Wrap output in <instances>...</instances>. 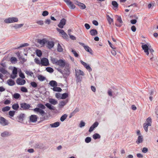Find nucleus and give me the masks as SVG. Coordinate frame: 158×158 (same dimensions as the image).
I'll use <instances>...</instances> for the list:
<instances>
[{
  "label": "nucleus",
  "mask_w": 158,
  "mask_h": 158,
  "mask_svg": "<svg viewBox=\"0 0 158 158\" xmlns=\"http://www.w3.org/2000/svg\"><path fill=\"white\" fill-rule=\"evenodd\" d=\"M36 54L39 57H40L42 55V52L41 50H37L36 51Z\"/></svg>",
  "instance_id": "48"
},
{
  "label": "nucleus",
  "mask_w": 158,
  "mask_h": 158,
  "mask_svg": "<svg viewBox=\"0 0 158 158\" xmlns=\"http://www.w3.org/2000/svg\"><path fill=\"white\" fill-rule=\"evenodd\" d=\"M90 34L92 36H94L97 34L98 32L97 30L94 29L90 30Z\"/></svg>",
  "instance_id": "32"
},
{
  "label": "nucleus",
  "mask_w": 158,
  "mask_h": 158,
  "mask_svg": "<svg viewBox=\"0 0 158 158\" xmlns=\"http://www.w3.org/2000/svg\"><path fill=\"white\" fill-rule=\"evenodd\" d=\"M25 114L23 113H21L17 117V121L18 122L22 123L25 117Z\"/></svg>",
  "instance_id": "8"
},
{
  "label": "nucleus",
  "mask_w": 158,
  "mask_h": 158,
  "mask_svg": "<svg viewBox=\"0 0 158 158\" xmlns=\"http://www.w3.org/2000/svg\"><path fill=\"white\" fill-rule=\"evenodd\" d=\"M20 105V109L21 110H30V108L31 107L30 104L25 102L21 103Z\"/></svg>",
  "instance_id": "4"
},
{
  "label": "nucleus",
  "mask_w": 158,
  "mask_h": 158,
  "mask_svg": "<svg viewBox=\"0 0 158 158\" xmlns=\"http://www.w3.org/2000/svg\"><path fill=\"white\" fill-rule=\"evenodd\" d=\"M72 52L73 54L75 57H77L78 56V54L75 51L72 49Z\"/></svg>",
  "instance_id": "60"
},
{
  "label": "nucleus",
  "mask_w": 158,
  "mask_h": 158,
  "mask_svg": "<svg viewBox=\"0 0 158 158\" xmlns=\"http://www.w3.org/2000/svg\"><path fill=\"white\" fill-rule=\"evenodd\" d=\"M31 110L36 113L40 114L42 116H44L45 114L44 111L43 110L37 107Z\"/></svg>",
  "instance_id": "6"
},
{
  "label": "nucleus",
  "mask_w": 158,
  "mask_h": 158,
  "mask_svg": "<svg viewBox=\"0 0 158 158\" xmlns=\"http://www.w3.org/2000/svg\"><path fill=\"white\" fill-rule=\"evenodd\" d=\"M57 50L59 52H62L63 50V49L59 44H58Z\"/></svg>",
  "instance_id": "47"
},
{
  "label": "nucleus",
  "mask_w": 158,
  "mask_h": 158,
  "mask_svg": "<svg viewBox=\"0 0 158 158\" xmlns=\"http://www.w3.org/2000/svg\"><path fill=\"white\" fill-rule=\"evenodd\" d=\"M49 84L52 86L55 87L57 86V83L55 81H51L49 83Z\"/></svg>",
  "instance_id": "31"
},
{
  "label": "nucleus",
  "mask_w": 158,
  "mask_h": 158,
  "mask_svg": "<svg viewBox=\"0 0 158 158\" xmlns=\"http://www.w3.org/2000/svg\"><path fill=\"white\" fill-rule=\"evenodd\" d=\"M35 62L37 64H40L41 63V61L38 58H35Z\"/></svg>",
  "instance_id": "64"
},
{
  "label": "nucleus",
  "mask_w": 158,
  "mask_h": 158,
  "mask_svg": "<svg viewBox=\"0 0 158 158\" xmlns=\"http://www.w3.org/2000/svg\"><path fill=\"white\" fill-rule=\"evenodd\" d=\"M11 135V134L10 132L7 131H5L1 133V136L3 137H5L9 136Z\"/></svg>",
  "instance_id": "24"
},
{
  "label": "nucleus",
  "mask_w": 158,
  "mask_h": 158,
  "mask_svg": "<svg viewBox=\"0 0 158 158\" xmlns=\"http://www.w3.org/2000/svg\"><path fill=\"white\" fill-rule=\"evenodd\" d=\"M51 61L53 64L58 66L60 68L65 67L66 69L69 68V64L64 60L60 59L58 60L56 58L51 57Z\"/></svg>",
  "instance_id": "1"
},
{
  "label": "nucleus",
  "mask_w": 158,
  "mask_h": 158,
  "mask_svg": "<svg viewBox=\"0 0 158 158\" xmlns=\"http://www.w3.org/2000/svg\"><path fill=\"white\" fill-rule=\"evenodd\" d=\"M76 71V80L77 83L80 82L82 80V77L80 75L83 76L84 72L81 70H75Z\"/></svg>",
  "instance_id": "2"
},
{
  "label": "nucleus",
  "mask_w": 158,
  "mask_h": 158,
  "mask_svg": "<svg viewBox=\"0 0 158 158\" xmlns=\"http://www.w3.org/2000/svg\"><path fill=\"white\" fill-rule=\"evenodd\" d=\"M112 4L114 7L113 8L114 10H115L118 7V5L117 3L115 1H113L112 2Z\"/></svg>",
  "instance_id": "37"
},
{
  "label": "nucleus",
  "mask_w": 158,
  "mask_h": 158,
  "mask_svg": "<svg viewBox=\"0 0 158 158\" xmlns=\"http://www.w3.org/2000/svg\"><path fill=\"white\" fill-rule=\"evenodd\" d=\"M34 147L35 148L41 149L44 148V145L42 143H38L35 144Z\"/></svg>",
  "instance_id": "21"
},
{
  "label": "nucleus",
  "mask_w": 158,
  "mask_h": 158,
  "mask_svg": "<svg viewBox=\"0 0 158 158\" xmlns=\"http://www.w3.org/2000/svg\"><path fill=\"white\" fill-rule=\"evenodd\" d=\"M56 30L59 32L60 34L62 35V37L64 39H67L68 38V35L63 30L60 29L58 28H57Z\"/></svg>",
  "instance_id": "7"
},
{
  "label": "nucleus",
  "mask_w": 158,
  "mask_h": 158,
  "mask_svg": "<svg viewBox=\"0 0 158 158\" xmlns=\"http://www.w3.org/2000/svg\"><path fill=\"white\" fill-rule=\"evenodd\" d=\"M142 152L144 153H147L148 151V149L144 147L142 149Z\"/></svg>",
  "instance_id": "58"
},
{
  "label": "nucleus",
  "mask_w": 158,
  "mask_h": 158,
  "mask_svg": "<svg viewBox=\"0 0 158 158\" xmlns=\"http://www.w3.org/2000/svg\"><path fill=\"white\" fill-rule=\"evenodd\" d=\"M98 123L97 122H95L90 127L89 131L91 132L98 125Z\"/></svg>",
  "instance_id": "17"
},
{
  "label": "nucleus",
  "mask_w": 158,
  "mask_h": 158,
  "mask_svg": "<svg viewBox=\"0 0 158 158\" xmlns=\"http://www.w3.org/2000/svg\"><path fill=\"white\" fill-rule=\"evenodd\" d=\"M49 102L51 104L55 105L57 103V101L53 99H50L49 100Z\"/></svg>",
  "instance_id": "40"
},
{
  "label": "nucleus",
  "mask_w": 158,
  "mask_h": 158,
  "mask_svg": "<svg viewBox=\"0 0 158 158\" xmlns=\"http://www.w3.org/2000/svg\"><path fill=\"white\" fill-rule=\"evenodd\" d=\"M66 3L69 7L71 9H74L75 7V6L73 3L70 0H63Z\"/></svg>",
  "instance_id": "11"
},
{
  "label": "nucleus",
  "mask_w": 158,
  "mask_h": 158,
  "mask_svg": "<svg viewBox=\"0 0 158 158\" xmlns=\"http://www.w3.org/2000/svg\"><path fill=\"white\" fill-rule=\"evenodd\" d=\"M142 49L144 51V52L147 55H148L149 54L148 51L149 50L150 52L152 53H152L154 51L153 50L152 48H149L147 44H145L142 45Z\"/></svg>",
  "instance_id": "3"
},
{
  "label": "nucleus",
  "mask_w": 158,
  "mask_h": 158,
  "mask_svg": "<svg viewBox=\"0 0 158 158\" xmlns=\"http://www.w3.org/2000/svg\"><path fill=\"white\" fill-rule=\"evenodd\" d=\"M30 85L34 88H36L37 86V84L34 81L31 82L30 83Z\"/></svg>",
  "instance_id": "49"
},
{
  "label": "nucleus",
  "mask_w": 158,
  "mask_h": 158,
  "mask_svg": "<svg viewBox=\"0 0 158 158\" xmlns=\"http://www.w3.org/2000/svg\"><path fill=\"white\" fill-rule=\"evenodd\" d=\"M10 60L12 63L15 64L17 62V60L16 57H12L10 58Z\"/></svg>",
  "instance_id": "36"
},
{
  "label": "nucleus",
  "mask_w": 158,
  "mask_h": 158,
  "mask_svg": "<svg viewBox=\"0 0 158 158\" xmlns=\"http://www.w3.org/2000/svg\"><path fill=\"white\" fill-rule=\"evenodd\" d=\"M80 44L83 47L84 49L86 51L88 52L91 54H92V50L88 46H85V45L84 44L82 43H81Z\"/></svg>",
  "instance_id": "14"
},
{
  "label": "nucleus",
  "mask_w": 158,
  "mask_h": 158,
  "mask_svg": "<svg viewBox=\"0 0 158 158\" xmlns=\"http://www.w3.org/2000/svg\"><path fill=\"white\" fill-rule=\"evenodd\" d=\"M143 128L144 129V130L146 132H147L148 131V126H149L147 125V124H145L144 123L143 125Z\"/></svg>",
  "instance_id": "56"
},
{
  "label": "nucleus",
  "mask_w": 158,
  "mask_h": 158,
  "mask_svg": "<svg viewBox=\"0 0 158 158\" xmlns=\"http://www.w3.org/2000/svg\"><path fill=\"white\" fill-rule=\"evenodd\" d=\"M37 116L35 115H31L30 117V120L31 122H36L37 121Z\"/></svg>",
  "instance_id": "20"
},
{
  "label": "nucleus",
  "mask_w": 158,
  "mask_h": 158,
  "mask_svg": "<svg viewBox=\"0 0 158 158\" xmlns=\"http://www.w3.org/2000/svg\"><path fill=\"white\" fill-rule=\"evenodd\" d=\"M75 4L78 6L81 9H84L86 8V6L84 4L81 3L77 1H76Z\"/></svg>",
  "instance_id": "19"
},
{
  "label": "nucleus",
  "mask_w": 158,
  "mask_h": 158,
  "mask_svg": "<svg viewBox=\"0 0 158 158\" xmlns=\"http://www.w3.org/2000/svg\"><path fill=\"white\" fill-rule=\"evenodd\" d=\"M85 123L83 121H81L80 122V123L79 124V127L81 128L83 127H84L85 126Z\"/></svg>",
  "instance_id": "53"
},
{
  "label": "nucleus",
  "mask_w": 158,
  "mask_h": 158,
  "mask_svg": "<svg viewBox=\"0 0 158 158\" xmlns=\"http://www.w3.org/2000/svg\"><path fill=\"white\" fill-rule=\"evenodd\" d=\"M21 90L23 92H28V90L25 87H22L21 88Z\"/></svg>",
  "instance_id": "54"
},
{
  "label": "nucleus",
  "mask_w": 158,
  "mask_h": 158,
  "mask_svg": "<svg viewBox=\"0 0 158 158\" xmlns=\"http://www.w3.org/2000/svg\"><path fill=\"white\" fill-rule=\"evenodd\" d=\"M68 101L67 100H65V101H63L60 102L59 104V106L60 107H62L65 106L66 104L68 102Z\"/></svg>",
  "instance_id": "30"
},
{
  "label": "nucleus",
  "mask_w": 158,
  "mask_h": 158,
  "mask_svg": "<svg viewBox=\"0 0 158 158\" xmlns=\"http://www.w3.org/2000/svg\"><path fill=\"white\" fill-rule=\"evenodd\" d=\"M108 94L109 96H112V91L111 89H109L108 90Z\"/></svg>",
  "instance_id": "62"
},
{
  "label": "nucleus",
  "mask_w": 158,
  "mask_h": 158,
  "mask_svg": "<svg viewBox=\"0 0 158 158\" xmlns=\"http://www.w3.org/2000/svg\"><path fill=\"white\" fill-rule=\"evenodd\" d=\"M26 73H27V74L30 75L31 76H32L34 75L33 73L32 72L30 71L27 70L26 72Z\"/></svg>",
  "instance_id": "57"
},
{
  "label": "nucleus",
  "mask_w": 158,
  "mask_h": 158,
  "mask_svg": "<svg viewBox=\"0 0 158 158\" xmlns=\"http://www.w3.org/2000/svg\"><path fill=\"white\" fill-rule=\"evenodd\" d=\"M91 138L90 137H87L85 139V142L87 143H88L90 142L91 141Z\"/></svg>",
  "instance_id": "51"
},
{
  "label": "nucleus",
  "mask_w": 158,
  "mask_h": 158,
  "mask_svg": "<svg viewBox=\"0 0 158 158\" xmlns=\"http://www.w3.org/2000/svg\"><path fill=\"white\" fill-rule=\"evenodd\" d=\"M18 70H13L12 74L10 76V77L14 79L17 76Z\"/></svg>",
  "instance_id": "23"
},
{
  "label": "nucleus",
  "mask_w": 158,
  "mask_h": 158,
  "mask_svg": "<svg viewBox=\"0 0 158 158\" xmlns=\"http://www.w3.org/2000/svg\"><path fill=\"white\" fill-rule=\"evenodd\" d=\"M0 124L3 126L7 125L9 124L8 121L2 117H0Z\"/></svg>",
  "instance_id": "9"
},
{
  "label": "nucleus",
  "mask_w": 158,
  "mask_h": 158,
  "mask_svg": "<svg viewBox=\"0 0 158 158\" xmlns=\"http://www.w3.org/2000/svg\"><path fill=\"white\" fill-rule=\"evenodd\" d=\"M93 137L94 139H100L101 137L100 135L98 133H95L93 135Z\"/></svg>",
  "instance_id": "39"
},
{
  "label": "nucleus",
  "mask_w": 158,
  "mask_h": 158,
  "mask_svg": "<svg viewBox=\"0 0 158 158\" xmlns=\"http://www.w3.org/2000/svg\"><path fill=\"white\" fill-rule=\"evenodd\" d=\"M0 72L3 74H6L7 73L6 70H0Z\"/></svg>",
  "instance_id": "63"
},
{
  "label": "nucleus",
  "mask_w": 158,
  "mask_h": 158,
  "mask_svg": "<svg viewBox=\"0 0 158 158\" xmlns=\"http://www.w3.org/2000/svg\"><path fill=\"white\" fill-rule=\"evenodd\" d=\"M17 83L19 85H24L26 81L25 80H22L20 78H18L16 80Z\"/></svg>",
  "instance_id": "22"
},
{
  "label": "nucleus",
  "mask_w": 158,
  "mask_h": 158,
  "mask_svg": "<svg viewBox=\"0 0 158 158\" xmlns=\"http://www.w3.org/2000/svg\"><path fill=\"white\" fill-rule=\"evenodd\" d=\"M42 65L45 66H47L49 65L48 60L46 58H43L41 60V63Z\"/></svg>",
  "instance_id": "12"
},
{
  "label": "nucleus",
  "mask_w": 158,
  "mask_h": 158,
  "mask_svg": "<svg viewBox=\"0 0 158 158\" xmlns=\"http://www.w3.org/2000/svg\"><path fill=\"white\" fill-rule=\"evenodd\" d=\"M68 96V94L67 93H64L61 94V99H65Z\"/></svg>",
  "instance_id": "45"
},
{
  "label": "nucleus",
  "mask_w": 158,
  "mask_h": 158,
  "mask_svg": "<svg viewBox=\"0 0 158 158\" xmlns=\"http://www.w3.org/2000/svg\"><path fill=\"white\" fill-rule=\"evenodd\" d=\"M12 108L13 109L17 110L19 108V106L18 103H15L12 106Z\"/></svg>",
  "instance_id": "38"
},
{
  "label": "nucleus",
  "mask_w": 158,
  "mask_h": 158,
  "mask_svg": "<svg viewBox=\"0 0 158 158\" xmlns=\"http://www.w3.org/2000/svg\"><path fill=\"white\" fill-rule=\"evenodd\" d=\"M10 102L11 101L10 100L6 99L4 101V103L5 105H8L10 104Z\"/></svg>",
  "instance_id": "61"
},
{
  "label": "nucleus",
  "mask_w": 158,
  "mask_h": 158,
  "mask_svg": "<svg viewBox=\"0 0 158 158\" xmlns=\"http://www.w3.org/2000/svg\"><path fill=\"white\" fill-rule=\"evenodd\" d=\"M60 123L59 122H57L53 123L50 124L49 125L52 128L57 127L59 126Z\"/></svg>",
  "instance_id": "26"
},
{
  "label": "nucleus",
  "mask_w": 158,
  "mask_h": 158,
  "mask_svg": "<svg viewBox=\"0 0 158 158\" xmlns=\"http://www.w3.org/2000/svg\"><path fill=\"white\" fill-rule=\"evenodd\" d=\"M15 111H10L9 112V114L10 116L13 117L15 114Z\"/></svg>",
  "instance_id": "55"
},
{
  "label": "nucleus",
  "mask_w": 158,
  "mask_h": 158,
  "mask_svg": "<svg viewBox=\"0 0 158 158\" xmlns=\"http://www.w3.org/2000/svg\"><path fill=\"white\" fill-rule=\"evenodd\" d=\"M10 109V107L9 106H6L3 107L2 109V111L3 112H5L9 110Z\"/></svg>",
  "instance_id": "50"
},
{
  "label": "nucleus",
  "mask_w": 158,
  "mask_h": 158,
  "mask_svg": "<svg viewBox=\"0 0 158 158\" xmlns=\"http://www.w3.org/2000/svg\"><path fill=\"white\" fill-rule=\"evenodd\" d=\"M67 115L66 114L63 115L60 118V120L61 122L64 121L67 118Z\"/></svg>",
  "instance_id": "46"
},
{
  "label": "nucleus",
  "mask_w": 158,
  "mask_h": 158,
  "mask_svg": "<svg viewBox=\"0 0 158 158\" xmlns=\"http://www.w3.org/2000/svg\"><path fill=\"white\" fill-rule=\"evenodd\" d=\"M46 44H47V47L49 49H51L54 45V43L53 41L47 40Z\"/></svg>",
  "instance_id": "15"
},
{
  "label": "nucleus",
  "mask_w": 158,
  "mask_h": 158,
  "mask_svg": "<svg viewBox=\"0 0 158 158\" xmlns=\"http://www.w3.org/2000/svg\"><path fill=\"white\" fill-rule=\"evenodd\" d=\"M7 83L10 86H13L14 85L15 83L14 81L11 79H9L7 81Z\"/></svg>",
  "instance_id": "29"
},
{
  "label": "nucleus",
  "mask_w": 158,
  "mask_h": 158,
  "mask_svg": "<svg viewBox=\"0 0 158 158\" xmlns=\"http://www.w3.org/2000/svg\"><path fill=\"white\" fill-rule=\"evenodd\" d=\"M37 108H39L40 109H42V110L45 109L46 108L45 106L43 104L41 103H39L37 105Z\"/></svg>",
  "instance_id": "42"
},
{
  "label": "nucleus",
  "mask_w": 158,
  "mask_h": 158,
  "mask_svg": "<svg viewBox=\"0 0 158 158\" xmlns=\"http://www.w3.org/2000/svg\"><path fill=\"white\" fill-rule=\"evenodd\" d=\"M52 89L54 91L59 92H61L62 91V89L60 88L59 87H57L56 86L52 88Z\"/></svg>",
  "instance_id": "41"
},
{
  "label": "nucleus",
  "mask_w": 158,
  "mask_h": 158,
  "mask_svg": "<svg viewBox=\"0 0 158 158\" xmlns=\"http://www.w3.org/2000/svg\"><path fill=\"white\" fill-rule=\"evenodd\" d=\"M151 123L152 119L151 118L149 117L146 119V122L144 123V124H146L148 126H151Z\"/></svg>",
  "instance_id": "28"
},
{
  "label": "nucleus",
  "mask_w": 158,
  "mask_h": 158,
  "mask_svg": "<svg viewBox=\"0 0 158 158\" xmlns=\"http://www.w3.org/2000/svg\"><path fill=\"white\" fill-rule=\"evenodd\" d=\"M38 78L40 81H43L45 79V77L41 75H39L38 76Z\"/></svg>",
  "instance_id": "43"
},
{
  "label": "nucleus",
  "mask_w": 158,
  "mask_h": 158,
  "mask_svg": "<svg viewBox=\"0 0 158 158\" xmlns=\"http://www.w3.org/2000/svg\"><path fill=\"white\" fill-rule=\"evenodd\" d=\"M143 138L142 135H139L136 141V143L137 144H139L143 142Z\"/></svg>",
  "instance_id": "25"
},
{
  "label": "nucleus",
  "mask_w": 158,
  "mask_h": 158,
  "mask_svg": "<svg viewBox=\"0 0 158 158\" xmlns=\"http://www.w3.org/2000/svg\"><path fill=\"white\" fill-rule=\"evenodd\" d=\"M59 72L61 73L64 77H66L68 76L70 73V72L69 70H58Z\"/></svg>",
  "instance_id": "10"
},
{
  "label": "nucleus",
  "mask_w": 158,
  "mask_h": 158,
  "mask_svg": "<svg viewBox=\"0 0 158 158\" xmlns=\"http://www.w3.org/2000/svg\"><path fill=\"white\" fill-rule=\"evenodd\" d=\"M81 63L84 66L86 69H91L89 66L82 60L80 61Z\"/></svg>",
  "instance_id": "27"
},
{
  "label": "nucleus",
  "mask_w": 158,
  "mask_h": 158,
  "mask_svg": "<svg viewBox=\"0 0 158 158\" xmlns=\"http://www.w3.org/2000/svg\"><path fill=\"white\" fill-rule=\"evenodd\" d=\"M66 20L65 19H62L61 20L60 22L58 25V27L61 28H63L65 24Z\"/></svg>",
  "instance_id": "16"
},
{
  "label": "nucleus",
  "mask_w": 158,
  "mask_h": 158,
  "mask_svg": "<svg viewBox=\"0 0 158 158\" xmlns=\"http://www.w3.org/2000/svg\"><path fill=\"white\" fill-rule=\"evenodd\" d=\"M18 21V19L15 17L9 18L7 19H6L4 22L6 23H10L14 22H17Z\"/></svg>",
  "instance_id": "5"
},
{
  "label": "nucleus",
  "mask_w": 158,
  "mask_h": 158,
  "mask_svg": "<svg viewBox=\"0 0 158 158\" xmlns=\"http://www.w3.org/2000/svg\"><path fill=\"white\" fill-rule=\"evenodd\" d=\"M47 40L45 38L41 40L40 39H37V42L42 46H44L45 44L47 42Z\"/></svg>",
  "instance_id": "18"
},
{
  "label": "nucleus",
  "mask_w": 158,
  "mask_h": 158,
  "mask_svg": "<svg viewBox=\"0 0 158 158\" xmlns=\"http://www.w3.org/2000/svg\"><path fill=\"white\" fill-rule=\"evenodd\" d=\"M106 19L109 24L110 25L113 22V20L111 18L109 15H106Z\"/></svg>",
  "instance_id": "34"
},
{
  "label": "nucleus",
  "mask_w": 158,
  "mask_h": 158,
  "mask_svg": "<svg viewBox=\"0 0 158 158\" xmlns=\"http://www.w3.org/2000/svg\"><path fill=\"white\" fill-rule=\"evenodd\" d=\"M13 97L14 98L18 99L20 97V95L19 93H16L14 94Z\"/></svg>",
  "instance_id": "44"
},
{
  "label": "nucleus",
  "mask_w": 158,
  "mask_h": 158,
  "mask_svg": "<svg viewBox=\"0 0 158 158\" xmlns=\"http://www.w3.org/2000/svg\"><path fill=\"white\" fill-rule=\"evenodd\" d=\"M6 67V64L4 60H2L1 63H0V69H5Z\"/></svg>",
  "instance_id": "33"
},
{
  "label": "nucleus",
  "mask_w": 158,
  "mask_h": 158,
  "mask_svg": "<svg viewBox=\"0 0 158 158\" xmlns=\"http://www.w3.org/2000/svg\"><path fill=\"white\" fill-rule=\"evenodd\" d=\"M45 105L51 110H54L55 109V108L49 103H47L45 104Z\"/></svg>",
  "instance_id": "35"
},
{
  "label": "nucleus",
  "mask_w": 158,
  "mask_h": 158,
  "mask_svg": "<svg viewBox=\"0 0 158 158\" xmlns=\"http://www.w3.org/2000/svg\"><path fill=\"white\" fill-rule=\"evenodd\" d=\"M55 96L58 99H60L61 97V94L59 93L56 94Z\"/></svg>",
  "instance_id": "52"
},
{
  "label": "nucleus",
  "mask_w": 158,
  "mask_h": 158,
  "mask_svg": "<svg viewBox=\"0 0 158 158\" xmlns=\"http://www.w3.org/2000/svg\"><path fill=\"white\" fill-rule=\"evenodd\" d=\"M48 11L45 10L43 12L42 15L44 16H45L48 15Z\"/></svg>",
  "instance_id": "59"
},
{
  "label": "nucleus",
  "mask_w": 158,
  "mask_h": 158,
  "mask_svg": "<svg viewBox=\"0 0 158 158\" xmlns=\"http://www.w3.org/2000/svg\"><path fill=\"white\" fill-rule=\"evenodd\" d=\"M117 22L116 23L115 25L117 27H120L122 26L123 22L120 16H118L117 19Z\"/></svg>",
  "instance_id": "13"
}]
</instances>
